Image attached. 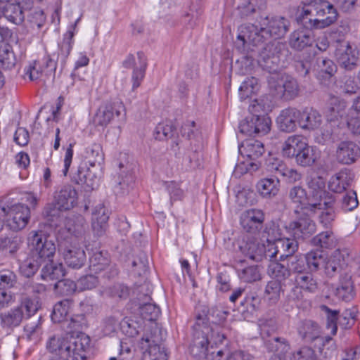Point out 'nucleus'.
<instances>
[{
  "label": "nucleus",
  "mask_w": 360,
  "mask_h": 360,
  "mask_svg": "<svg viewBox=\"0 0 360 360\" xmlns=\"http://www.w3.org/2000/svg\"><path fill=\"white\" fill-rule=\"evenodd\" d=\"M139 311L142 318L148 321L155 320L160 314V308L149 302L140 304Z\"/></svg>",
  "instance_id": "57"
},
{
  "label": "nucleus",
  "mask_w": 360,
  "mask_h": 360,
  "mask_svg": "<svg viewBox=\"0 0 360 360\" xmlns=\"http://www.w3.org/2000/svg\"><path fill=\"white\" fill-rule=\"evenodd\" d=\"M265 219L264 212L259 209H249L240 217V224L244 231L256 235L263 227Z\"/></svg>",
  "instance_id": "13"
},
{
  "label": "nucleus",
  "mask_w": 360,
  "mask_h": 360,
  "mask_svg": "<svg viewBox=\"0 0 360 360\" xmlns=\"http://www.w3.org/2000/svg\"><path fill=\"white\" fill-rule=\"evenodd\" d=\"M239 152L243 156L255 161L248 165V169L250 172L258 170L261 165L259 159L265 152L264 144L261 141L253 139H247L239 146Z\"/></svg>",
  "instance_id": "11"
},
{
  "label": "nucleus",
  "mask_w": 360,
  "mask_h": 360,
  "mask_svg": "<svg viewBox=\"0 0 360 360\" xmlns=\"http://www.w3.org/2000/svg\"><path fill=\"white\" fill-rule=\"evenodd\" d=\"M77 199V193L71 185L63 186L55 195L57 205L63 210H69L73 208Z\"/></svg>",
  "instance_id": "24"
},
{
  "label": "nucleus",
  "mask_w": 360,
  "mask_h": 360,
  "mask_svg": "<svg viewBox=\"0 0 360 360\" xmlns=\"http://www.w3.org/2000/svg\"><path fill=\"white\" fill-rule=\"evenodd\" d=\"M254 122L256 134L265 135L270 131L271 121L269 117L254 115Z\"/></svg>",
  "instance_id": "61"
},
{
  "label": "nucleus",
  "mask_w": 360,
  "mask_h": 360,
  "mask_svg": "<svg viewBox=\"0 0 360 360\" xmlns=\"http://www.w3.org/2000/svg\"><path fill=\"white\" fill-rule=\"evenodd\" d=\"M262 23L270 39L282 38L288 32L290 25V21L283 16H266Z\"/></svg>",
  "instance_id": "21"
},
{
  "label": "nucleus",
  "mask_w": 360,
  "mask_h": 360,
  "mask_svg": "<svg viewBox=\"0 0 360 360\" xmlns=\"http://www.w3.org/2000/svg\"><path fill=\"white\" fill-rule=\"evenodd\" d=\"M286 51L287 48L283 43L271 41L259 52L257 63L263 70L269 72H276Z\"/></svg>",
  "instance_id": "4"
},
{
  "label": "nucleus",
  "mask_w": 360,
  "mask_h": 360,
  "mask_svg": "<svg viewBox=\"0 0 360 360\" xmlns=\"http://www.w3.org/2000/svg\"><path fill=\"white\" fill-rule=\"evenodd\" d=\"M176 127L172 122L159 123L154 131V137L159 141L167 140L174 136Z\"/></svg>",
  "instance_id": "47"
},
{
  "label": "nucleus",
  "mask_w": 360,
  "mask_h": 360,
  "mask_svg": "<svg viewBox=\"0 0 360 360\" xmlns=\"http://www.w3.org/2000/svg\"><path fill=\"white\" fill-rule=\"evenodd\" d=\"M43 264L44 265L41 272L42 279L57 280L63 278L65 274L63 265L61 263L54 262L53 259Z\"/></svg>",
  "instance_id": "36"
},
{
  "label": "nucleus",
  "mask_w": 360,
  "mask_h": 360,
  "mask_svg": "<svg viewBox=\"0 0 360 360\" xmlns=\"http://www.w3.org/2000/svg\"><path fill=\"white\" fill-rule=\"evenodd\" d=\"M288 266L290 273L296 275L304 274L308 269L307 261L305 255L293 256L288 259Z\"/></svg>",
  "instance_id": "50"
},
{
  "label": "nucleus",
  "mask_w": 360,
  "mask_h": 360,
  "mask_svg": "<svg viewBox=\"0 0 360 360\" xmlns=\"http://www.w3.org/2000/svg\"><path fill=\"white\" fill-rule=\"evenodd\" d=\"M322 200L320 201L323 204L326 201V205H322L321 207L316 209L314 211H310L309 214H315L318 211H321L319 215V221L326 228L330 226L332 222L335 217L334 207L337 200L336 195L326 189L325 194L322 195Z\"/></svg>",
  "instance_id": "16"
},
{
  "label": "nucleus",
  "mask_w": 360,
  "mask_h": 360,
  "mask_svg": "<svg viewBox=\"0 0 360 360\" xmlns=\"http://www.w3.org/2000/svg\"><path fill=\"white\" fill-rule=\"evenodd\" d=\"M307 261L308 269L311 272H316L321 269L326 263V259L323 251L311 250L305 255Z\"/></svg>",
  "instance_id": "44"
},
{
  "label": "nucleus",
  "mask_w": 360,
  "mask_h": 360,
  "mask_svg": "<svg viewBox=\"0 0 360 360\" xmlns=\"http://www.w3.org/2000/svg\"><path fill=\"white\" fill-rule=\"evenodd\" d=\"M77 288V283L70 279H59L54 285L53 291L59 296H68L72 295Z\"/></svg>",
  "instance_id": "51"
},
{
  "label": "nucleus",
  "mask_w": 360,
  "mask_h": 360,
  "mask_svg": "<svg viewBox=\"0 0 360 360\" xmlns=\"http://www.w3.org/2000/svg\"><path fill=\"white\" fill-rule=\"evenodd\" d=\"M98 293L101 297L127 299L129 295V290L127 286L117 283L111 287L100 289Z\"/></svg>",
  "instance_id": "43"
},
{
  "label": "nucleus",
  "mask_w": 360,
  "mask_h": 360,
  "mask_svg": "<svg viewBox=\"0 0 360 360\" xmlns=\"http://www.w3.org/2000/svg\"><path fill=\"white\" fill-rule=\"evenodd\" d=\"M288 229L295 239L302 240L311 236L316 230L315 222L309 216H302L291 221Z\"/></svg>",
  "instance_id": "20"
},
{
  "label": "nucleus",
  "mask_w": 360,
  "mask_h": 360,
  "mask_svg": "<svg viewBox=\"0 0 360 360\" xmlns=\"http://www.w3.org/2000/svg\"><path fill=\"white\" fill-rule=\"evenodd\" d=\"M85 157L89 166L103 165L104 153L101 144L94 143L87 147Z\"/></svg>",
  "instance_id": "42"
},
{
  "label": "nucleus",
  "mask_w": 360,
  "mask_h": 360,
  "mask_svg": "<svg viewBox=\"0 0 360 360\" xmlns=\"http://www.w3.org/2000/svg\"><path fill=\"white\" fill-rule=\"evenodd\" d=\"M307 191L300 186H295L288 191V198L297 208L309 213L326 205L321 204L322 195L325 194L326 181L321 176L310 177L307 181Z\"/></svg>",
  "instance_id": "1"
},
{
  "label": "nucleus",
  "mask_w": 360,
  "mask_h": 360,
  "mask_svg": "<svg viewBox=\"0 0 360 360\" xmlns=\"http://www.w3.org/2000/svg\"><path fill=\"white\" fill-rule=\"evenodd\" d=\"M1 211L5 215L9 217L8 224L11 229L18 231L23 229L27 224L30 217V210L27 205L18 203L8 207H2Z\"/></svg>",
  "instance_id": "10"
},
{
  "label": "nucleus",
  "mask_w": 360,
  "mask_h": 360,
  "mask_svg": "<svg viewBox=\"0 0 360 360\" xmlns=\"http://www.w3.org/2000/svg\"><path fill=\"white\" fill-rule=\"evenodd\" d=\"M241 252L247 257L257 262L269 257L270 259L276 257V252H273L271 248L257 240H248L240 246Z\"/></svg>",
  "instance_id": "14"
},
{
  "label": "nucleus",
  "mask_w": 360,
  "mask_h": 360,
  "mask_svg": "<svg viewBox=\"0 0 360 360\" xmlns=\"http://www.w3.org/2000/svg\"><path fill=\"white\" fill-rule=\"evenodd\" d=\"M310 271L304 274L295 275V283L301 289L311 293L316 292L319 288L317 279Z\"/></svg>",
  "instance_id": "37"
},
{
  "label": "nucleus",
  "mask_w": 360,
  "mask_h": 360,
  "mask_svg": "<svg viewBox=\"0 0 360 360\" xmlns=\"http://www.w3.org/2000/svg\"><path fill=\"white\" fill-rule=\"evenodd\" d=\"M122 105L119 103L109 104L101 106L93 118V123L96 127H105L114 117L115 114L119 116Z\"/></svg>",
  "instance_id": "23"
},
{
  "label": "nucleus",
  "mask_w": 360,
  "mask_h": 360,
  "mask_svg": "<svg viewBox=\"0 0 360 360\" xmlns=\"http://www.w3.org/2000/svg\"><path fill=\"white\" fill-rule=\"evenodd\" d=\"M316 158L314 148L307 143L295 158L296 163L303 167L312 166L316 162Z\"/></svg>",
  "instance_id": "40"
},
{
  "label": "nucleus",
  "mask_w": 360,
  "mask_h": 360,
  "mask_svg": "<svg viewBox=\"0 0 360 360\" xmlns=\"http://www.w3.org/2000/svg\"><path fill=\"white\" fill-rule=\"evenodd\" d=\"M326 275L332 278L335 276L338 273L340 272L342 267L340 260L335 256L330 257L326 259V263L323 267Z\"/></svg>",
  "instance_id": "60"
},
{
  "label": "nucleus",
  "mask_w": 360,
  "mask_h": 360,
  "mask_svg": "<svg viewBox=\"0 0 360 360\" xmlns=\"http://www.w3.org/2000/svg\"><path fill=\"white\" fill-rule=\"evenodd\" d=\"M43 264L41 261L30 253L29 257L21 264L20 271L24 276L30 278L36 274Z\"/></svg>",
  "instance_id": "45"
},
{
  "label": "nucleus",
  "mask_w": 360,
  "mask_h": 360,
  "mask_svg": "<svg viewBox=\"0 0 360 360\" xmlns=\"http://www.w3.org/2000/svg\"><path fill=\"white\" fill-rule=\"evenodd\" d=\"M336 160L343 165H352L360 158V148L353 141H340L336 148Z\"/></svg>",
  "instance_id": "19"
},
{
  "label": "nucleus",
  "mask_w": 360,
  "mask_h": 360,
  "mask_svg": "<svg viewBox=\"0 0 360 360\" xmlns=\"http://www.w3.org/2000/svg\"><path fill=\"white\" fill-rule=\"evenodd\" d=\"M66 264L72 269H80L86 262V255L77 243H65L60 246Z\"/></svg>",
  "instance_id": "18"
},
{
  "label": "nucleus",
  "mask_w": 360,
  "mask_h": 360,
  "mask_svg": "<svg viewBox=\"0 0 360 360\" xmlns=\"http://www.w3.org/2000/svg\"><path fill=\"white\" fill-rule=\"evenodd\" d=\"M265 346L269 352L277 353L279 355H283L290 350V344L288 341L281 337H272L266 340Z\"/></svg>",
  "instance_id": "39"
},
{
  "label": "nucleus",
  "mask_w": 360,
  "mask_h": 360,
  "mask_svg": "<svg viewBox=\"0 0 360 360\" xmlns=\"http://www.w3.org/2000/svg\"><path fill=\"white\" fill-rule=\"evenodd\" d=\"M296 240L295 238H278L273 244L269 243L267 247L271 248V250L274 249V252H276V255L280 252H283V253L281 254L280 259H284L288 258V259L290 257H293V254L297 250L298 242Z\"/></svg>",
  "instance_id": "25"
},
{
  "label": "nucleus",
  "mask_w": 360,
  "mask_h": 360,
  "mask_svg": "<svg viewBox=\"0 0 360 360\" xmlns=\"http://www.w3.org/2000/svg\"><path fill=\"white\" fill-rule=\"evenodd\" d=\"M32 8V0H15V3L4 5L3 16L15 25H20L25 20L26 11Z\"/></svg>",
  "instance_id": "15"
},
{
  "label": "nucleus",
  "mask_w": 360,
  "mask_h": 360,
  "mask_svg": "<svg viewBox=\"0 0 360 360\" xmlns=\"http://www.w3.org/2000/svg\"><path fill=\"white\" fill-rule=\"evenodd\" d=\"M352 181V177L349 172L340 171L330 178L328 187L334 193H341L350 185Z\"/></svg>",
  "instance_id": "35"
},
{
  "label": "nucleus",
  "mask_w": 360,
  "mask_h": 360,
  "mask_svg": "<svg viewBox=\"0 0 360 360\" xmlns=\"http://www.w3.org/2000/svg\"><path fill=\"white\" fill-rule=\"evenodd\" d=\"M268 273L275 281H278L281 283V281H285L290 276L288 266L286 267L283 264L278 262H271L268 267Z\"/></svg>",
  "instance_id": "48"
},
{
  "label": "nucleus",
  "mask_w": 360,
  "mask_h": 360,
  "mask_svg": "<svg viewBox=\"0 0 360 360\" xmlns=\"http://www.w3.org/2000/svg\"><path fill=\"white\" fill-rule=\"evenodd\" d=\"M98 283V278L92 274L83 276L77 281V288L80 291L90 290L96 288Z\"/></svg>",
  "instance_id": "63"
},
{
  "label": "nucleus",
  "mask_w": 360,
  "mask_h": 360,
  "mask_svg": "<svg viewBox=\"0 0 360 360\" xmlns=\"http://www.w3.org/2000/svg\"><path fill=\"white\" fill-rule=\"evenodd\" d=\"M163 340L162 331L157 326H151L140 342L141 349H145L142 360H167L165 347L161 345Z\"/></svg>",
  "instance_id": "3"
},
{
  "label": "nucleus",
  "mask_w": 360,
  "mask_h": 360,
  "mask_svg": "<svg viewBox=\"0 0 360 360\" xmlns=\"http://www.w3.org/2000/svg\"><path fill=\"white\" fill-rule=\"evenodd\" d=\"M109 217L105 208L96 206L92 214V229L97 236H101L107 229Z\"/></svg>",
  "instance_id": "34"
},
{
  "label": "nucleus",
  "mask_w": 360,
  "mask_h": 360,
  "mask_svg": "<svg viewBox=\"0 0 360 360\" xmlns=\"http://www.w3.org/2000/svg\"><path fill=\"white\" fill-rule=\"evenodd\" d=\"M137 57L139 61V65L138 67L134 68L132 75L134 89L140 86L141 81L144 77L145 70L147 65L146 58L143 53L138 52Z\"/></svg>",
  "instance_id": "52"
},
{
  "label": "nucleus",
  "mask_w": 360,
  "mask_h": 360,
  "mask_svg": "<svg viewBox=\"0 0 360 360\" xmlns=\"http://www.w3.org/2000/svg\"><path fill=\"white\" fill-rule=\"evenodd\" d=\"M26 13H27V21L30 24L31 27L40 29L45 23L46 16L41 9L34 8L33 6L30 10L27 11Z\"/></svg>",
  "instance_id": "55"
},
{
  "label": "nucleus",
  "mask_w": 360,
  "mask_h": 360,
  "mask_svg": "<svg viewBox=\"0 0 360 360\" xmlns=\"http://www.w3.org/2000/svg\"><path fill=\"white\" fill-rule=\"evenodd\" d=\"M321 309L326 314V326L328 329H330L331 335H335L338 329L337 323H338L339 311L331 310L326 305H322Z\"/></svg>",
  "instance_id": "59"
},
{
  "label": "nucleus",
  "mask_w": 360,
  "mask_h": 360,
  "mask_svg": "<svg viewBox=\"0 0 360 360\" xmlns=\"http://www.w3.org/2000/svg\"><path fill=\"white\" fill-rule=\"evenodd\" d=\"M89 342L88 336L77 338L73 342H70L60 336L53 335L49 339L46 349L52 355L75 354L85 352L89 347Z\"/></svg>",
  "instance_id": "5"
},
{
  "label": "nucleus",
  "mask_w": 360,
  "mask_h": 360,
  "mask_svg": "<svg viewBox=\"0 0 360 360\" xmlns=\"http://www.w3.org/2000/svg\"><path fill=\"white\" fill-rule=\"evenodd\" d=\"M72 304V300L64 299L55 304L51 313V320L55 323L67 321V316Z\"/></svg>",
  "instance_id": "38"
},
{
  "label": "nucleus",
  "mask_w": 360,
  "mask_h": 360,
  "mask_svg": "<svg viewBox=\"0 0 360 360\" xmlns=\"http://www.w3.org/2000/svg\"><path fill=\"white\" fill-rule=\"evenodd\" d=\"M276 96L284 101H290L299 95L300 88L295 79L286 77L281 84L275 88Z\"/></svg>",
  "instance_id": "26"
},
{
  "label": "nucleus",
  "mask_w": 360,
  "mask_h": 360,
  "mask_svg": "<svg viewBox=\"0 0 360 360\" xmlns=\"http://www.w3.org/2000/svg\"><path fill=\"white\" fill-rule=\"evenodd\" d=\"M301 338L306 342H312L320 338V327L319 324L312 320L302 321L297 328Z\"/></svg>",
  "instance_id": "33"
},
{
  "label": "nucleus",
  "mask_w": 360,
  "mask_h": 360,
  "mask_svg": "<svg viewBox=\"0 0 360 360\" xmlns=\"http://www.w3.org/2000/svg\"><path fill=\"white\" fill-rule=\"evenodd\" d=\"M300 111L296 108H288L283 110L277 117V124L279 129L285 132H292L299 124Z\"/></svg>",
  "instance_id": "22"
},
{
  "label": "nucleus",
  "mask_w": 360,
  "mask_h": 360,
  "mask_svg": "<svg viewBox=\"0 0 360 360\" xmlns=\"http://www.w3.org/2000/svg\"><path fill=\"white\" fill-rule=\"evenodd\" d=\"M338 12L334 6L325 0H312L303 7L297 20L311 29H322L334 23Z\"/></svg>",
  "instance_id": "2"
},
{
  "label": "nucleus",
  "mask_w": 360,
  "mask_h": 360,
  "mask_svg": "<svg viewBox=\"0 0 360 360\" xmlns=\"http://www.w3.org/2000/svg\"><path fill=\"white\" fill-rule=\"evenodd\" d=\"M258 90V79L254 77H248L239 87V95L241 99H246L251 97Z\"/></svg>",
  "instance_id": "49"
},
{
  "label": "nucleus",
  "mask_w": 360,
  "mask_h": 360,
  "mask_svg": "<svg viewBox=\"0 0 360 360\" xmlns=\"http://www.w3.org/2000/svg\"><path fill=\"white\" fill-rule=\"evenodd\" d=\"M240 33L237 37L238 47L244 46L247 43L258 46L270 39L263 23L260 25V27L254 24L243 25L240 26Z\"/></svg>",
  "instance_id": "8"
},
{
  "label": "nucleus",
  "mask_w": 360,
  "mask_h": 360,
  "mask_svg": "<svg viewBox=\"0 0 360 360\" xmlns=\"http://www.w3.org/2000/svg\"><path fill=\"white\" fill-rule=\"evenodd\" d=\"M193 338L190 345L191 355L197 359L205 358L210 344L211 327L205 321V319L198 317L193 326Z\"/></svg>",
  "instance_id": "6"
},
{
  "label": "nucleus",
  "mask_w": 360,
  "mask_h": 360,
  "mask_svg": "<svg viewBox=\"0 0 360 360\" xmlns=\"http://www.w3.org/2000/svg\"><path fill=\"white\" fill-rule=\"evenodd\" d=\"M31 233L32 235L31 236L30 253L43 263L50 262L56 250L54 241L49 236L44 234L42 231H34Z\"/></svg>",
  "instance_id": "7"
},
{
  "label": "nucleus",
  "mask_w": 360,
  "mask_h": 360,
  "mask_svg": "<svg viewBox=\"0 0 360 360\" xmlns=\"http://www.w3.org/2000/svg\"><path fill=\"white\" fill-rule=\"evenodd\" d=\"M321 123V115L318 111L313 109L300 111L299 125L302 129L315 130L320 127Z\"/></svg>",
  "instance_id": "32"
},
{
  "label": "nucleus",
  "mask_w": 360,
  "mask_h": 360,
  "mask_svg": "<svg viewBox=\"0 0 360 360\" xmlns=\"http://www.w3.org/2000/svg\"><path fill=\"white\" fill-rule=\"evenodd\" d=\"M25 317L20 307H14L0 313V324L2 328L13 330L19 326Z\"/></svg>",
  "instance_id": "27"
},
{
  "label": "nucleus",
  "mask_w": 360,
  "mask_h": 360,
  "mask_svg": "<svg viewBox=\"0 0 360 360\" xmlns=\"http://www.w3.org/2000/svg\"><path fill=\"white\" fill-rule=\"evenodd\" d=\"M110 264V259L103 252H96L89 259V269L91 272L98 274L105 270Z\"/></svg>",
  "instance_id": "41"
},
{
  "label": "nucleus",
  "mask_w": 360,
  "mask_h": 360,
  "mask_svg": "<svg viewBox=\"0 0 360 360\" xmlns=\"http://www.w3.org/2000/svg\"><path fill=\"white\" fill-rule=\"evenodd\" d=\"M102 169V165H99V167L98 165L90 166L86 169L79 167L72 179L76 184L84 185L86 188L93 190L98 186Z\"/></svg>",
  "instance_id": "17"
},
{
  "label": "nucleus",
  "mask_w": 360,
  "mask_h": 360,
  "mask_svg": "<svg viewBox=\"0 0 360 360\" xmlns=\"http://www.w3.org/2000/svg\"><path fill=\"white\" fill-rule=\"evenodd\" d=\"M354 282L352 276L345 273L340 276L339 286L335 290V295L340 300L349 302L355 297Z\"/></svg>",
  "instance_id": "28"
},
{
  "label": "nucleus",
  "mask_w": 360,
  "mask_h": 360,
  "mask_svg": "<svg viewBox=\"0 0 360 360\" xmlns=\"http://www.w3.org/2000/svg\"><path fill=\"white\" fill-rule=\"evenodd\" d=\"M72 49L71 39H65L60 43L57 49L47 56L43 65L46 74L55 75L57 68L62 70Z\"/></svg>",
  "instance_id": "9"
},
{
  "label": "nucleus",
  "mask_w": 360,
  "mask_h": 360,
  "mask_svg": "<svg viewBox=\"0 0 360 360\" xmlns=\"http://www.w3.org/2000/svg\"><path fill=\"white\" fill-rule=\"evenodd\" d=\"M16 63V58L11 46L6 44H0V65L5 69L13 68Z\"/></svg>",
  "instance_id": "46"
},
{
  "label": "nucleus",
  "mask_w": 360,
  "mask_h": 360,
  "mask_svg": "<svg viewBox=\"0 0 360 360\" xmlns=\"http://www.w3.org/2000/svg\"><path fill=\"white\" fill-rule=\"evenodd\" d=\"M227 312L220 307H213L209 309L207 314H198L196 316V320L198 317L205 319V321L210 326L209 322L215 323H220L226 319Z\"/></svg>",
  "instance_id": "53"
},
{
  "label": "nucleus",
  "mask_w": 360,
  "mask_h": 360,
  "mask_svg": "<svg viewBox=\"0 0 360 360\" xmlns=\"http://www.w3.org/2000/svg\"><path fill=\"white\" fill-rule=\"evenodd\" d=\"M280 181L278 177L261 179L256 185L259 194L264 198L271 199L279 191Z\"/></svg>",
  "instance_id": "29"
},
{
  "label": "nucleus",
  "mask_w": 360,
  "mask_h": 360,
  "mask_svg": "<svg viewBox=\"0 0 360 360\" xmlns=\"http://www.w3.org/2000/svg\"><path fill=\"white\" fill-rule=\"evenodd\" d=\"M335 55L340 65L346 70H352L359 65V51L352 49L348 41L338 42Z\"/></svg>",
  "instance_id": "12"
},
{
  "label": "nucleus",
  "mask_w": 360,
  "mask_h": 360,
  "mask_svg": "<svg viewBox=\"0 0 360 360\" xmlns=\"http://www.w3.org/2000/svg\"><path fill=\"white\" fill-rule=\"evenodd\" d=\"M305 144L306 142L302 136H290L282 144V155L287 158H295Z\"/></svg>",
  "instance_id": "31"
},
{
  "label": "nucleus",
  "mask_w": 360,
  "mask_h": 360,
  "mask_svg": "<svg viewBox=\"0 0 360 360\" xmlns=\"http://www.w3.org/2000/svg\"><path fill=\"white\" fill-rule=\"evenodd\" d=\"M311 243L314 246H319L322 248H330L334 245L333 233L330 231L322 232L314 237Z\"/></svg>",
  "instance_id": "58"
},
{
  "label": "nucleus",
  "mask_w": 360,
  "mask_h": 360,
  "mask_svg": "<svg viewBox=\"0 0 360 360\" xmlns=\"http://www.w3.org/2000/svg\"><path fill=\"white\" fill-rule=\"evenodd\" d=\"M281 285L278 281H270L265 288V297L271 304H276L280 299Z\"/></svg>",
  "instance_id": "56"
},
{
  "label": "nucleus",
  "mask_w": 360,
  "mask_h": 360,
  "mask_svg": "<svg viewBox=\"0 0 360 360\" xmlns=\"http://www.w3.org/2000/svg\"><path fill=\"white\" fill-rule=\"evenodd\" d=\"M313 37L309 30L301 29L294 31L290 37V47L297 51H302L313 43Z\"/></svg>",
  "instance_id": "30"
},
{
  "label": "nucleus",
  "mask_w": 360,
  "mask_h": 360,
  "mask_svg": "<svg viewBox=\"0 0 360 360\" xmlns=\"http://www.w3.org/2000/svg\"><path fill=\"white\" fill-rule=\"evenodd\" d=\"M148 258L144 252H140L132 261L133 271L139 276L145 275L148 270Z\"/></svg>",
  "instance_id": "54"
},
{
  "label": "nucleus",
  "mask_w": 360,
  "mask_h": 360,
  "mask_svg": "<svg viewBox=\"0 0 360 360\" xmlns=\"http://www.w3.org/2000/svg\"><path fill=\"white\" fill-rule=\"evenodd\" d=\"M22 244L18 237H0V250L8 249L9 252L13 254L18 251Z\"/></svg>",
  "instance_id": "64"
},
{
  "label": "nucleus",
  "mask_w": 360,
  "mask_h": 360,
  "mask_svg": "<svg viewBox=\"0 0 360 360\" xmlns=\"http://www.w3.org/2000/svg\"><path fill=\"white\" fill-rule=\"evenodd\" d=\"M239 278L246 283H252L260 279L261 276L257 266H248L238 272Z\"/></svg>",
  "instance_id": "62"
}]
</instances>
